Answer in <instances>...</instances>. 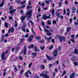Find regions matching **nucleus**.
Instances as JSON below:
<instances>
[{"label":"nucleus","mask_w":78,"mask_h":78,"mask_svg":"<svg viewBox=\"0 0 78 78\" xmlns=\"http://www.w3.org/2000/svg\"><path fill=\"white\" fill-rule=\"evenodd\" d=\"M32 11L33 10H29L26 13V16H22L21 17H20L22 23H23V21L24 20H25V19L26 17H27V20L28 21L31 19V16H32Z\"/></svg>","instance_id":"obj_1"},{"label":"nucleus","mask_w":78,"mask_h":78,"mask_svg":"<svg viewBox=\"0 0 78 78\" xmlns=\"http://www.w3.org/2000/svg\"><path fill=\"white\" fill-rule=\"evenodd\" d=\"M5 51H3L1 54V58L2 59V61L6 59V58H7V57H5Z\"/></svg>","instance_id":"obj_2"},{"label":"nucleus","mask_w":78,"mask_h":78,"mask_svg":"<svg viewBox=\"0 0 78 78\" xmlns=\"http://www.w3.org/2000/svg\"><path fill=\"white\" fill-rule=\"evenodd\" d=\"M44 73H45V72H43L42 73H41L40 75V76H42L43 78H49V76H47V73H45L44 74Z\"/></svg>","instance_id":"obj_3"},{"label":"nucleus","mask_w":78,"mask_h":78,"mask_svg":"<svg viewBox=\"0 0 78 78\" xmlns=\"http://www.w3.org/2000/svg\"><path fill=\"white\" fill-rule=\"evenodd\" d=\"M44 31L45 32H46V35H47V36H51V33H50V31H49L48 29L45 28Z\"/></svg>","instance_id":"obj_4"},{"label":"nucleus","mask_w":78,"mask_h":78,"mask_svg":"<svg viewBox=\"0 0 78 78\" xmlns=\"http://www.w3.org/2000/svg\"><path fill=\"white\" fill-rule=\"evenodd\" d=\"M33 36L32 35H30L27 39V41L30 42H31L33 41Z\"/></svg>","instance_id":"obj_5"},{"label":"nucleus","mask_w":78,"mask_h":78,"mask_svg":"<svg viewBox=\"0 0 78 78\" xmlns=\"http://www.w3.org/2000/svg\"><path fill=\"white\" fill-rule=\"evenodd\" d=\"M58 55V50L56 49H55V50L53 51V56L55 58H56V56Z\"/></svg>","instance_id":"obj_6"},{"label":"nucleus","mask_w":78,"mask_h":78,"mask_svg":"<svg viewBox=\"0 0 78 78\" xmlns=\"http://www.w3.org/2000/svg\"><path fill=\"white\" fill-rule=\"evenodd\" d=\"M66 38L64 37H61V36H60V41L61 43H62V40L63 41H66Z\"/></svg>","instance_id":"obj_7"},{"label":"nucleus","mask_w":78,"mask_h":78,"mask_svg":"<svg viewBox=\"0 0 78 78\" xmlns=\"http://www.w3.org/2000/svg\"><path fill=\"white\" fill-rule=\"evenodd\" d=\"M11 33H13L14 31V29L13 28H11L9 29L8 31V33L9 34L11 33Z\"/></svg>","instance_id":"obj_8"},{"label":"nucleus","mask_w":78,"mask_h":78,"mask_svg":"<svg viewBox=\"0 0 78 78\" xmlns=\"http://www.w3.org/2000/svg\"><path fill=\"white\" fill-rule=\"evenodd\" d=\"M76 10V9L75 7H73L72 9V11L73 13H75Z\"/></svg>","instance_id":"obj_9"},{"label":"nucleus","mask_w":78,"mask_h":78,"mask_svg":"<svg viewBox=\"0 0 78 78\" xmlns=\"http://www.w3.org/2000/svg\"><path fill=\"white\" fill-rule=\"evenodd\" d=\"M74 77H75V73H72L70 75L69 78H73Z\"/></svg>","instance_id":"obj_10"},{"label":"nucleus","mask_w":78,"mask_h":78,"mask_svg":"<svg viewBox=\"0 0 78 78\" xmlns=\"http://www.w3.org/2000/svg\"><path fill=\"white\" fill-rule=\"evenodd\" d=\"M37 52L35 53L34 52L32 54V56H33V58H35L36 56H37Z\"/></svg>","instance_id":"obj_11"},{"label":"nucleus","mask_w":78,"mask_h":78,"mask_svg":"<svg viewBox=\"0 0 78 78\" xmlns=\"http://www.w3.org/2000/svg\"><path fill=\"white\" fill-rule=\"evenodd\" d=\"M42 19H44V20H46V19H47V16H46V15H43L42 17Z\"/></svg>","instance_id":"obj_12"},{"label":"nucleus","mask_w":78,"mask_h":78,"mask_svg":"<svg viewBox=\"0 0 78 78\" xmlns=\"http://www.w3.org/2000/svg\"><path fill=\"white\" fill-rule=\"evenodd\" d=\"M5 2V0H2V1L0 4V7L1 8L3 6V4H4V2Z\"/></svg>","instance_id":"obj_13"},{"label":"nucleus","mask_w":78,"mask_h":78,"mask_svg":"<svg viewBox=\"0 0 78 78\" xmlns=\"http://www.w3.org/2000/svg\"><path fill=\"white\" fill-rule=\"evenodd\" d=\"M51 14H52L53 17H54L55 16V11L54 10V9H52L51 12Z\"/></svg>","instance_id":"obj_14"},{"label":"nucleus","mask_w":78,"mask_h":78,"mask_svg":"<svg viewBox=\"0 0 78 78\" xmlns=\"http://www.w3.org/2000/svg\"><path fill=\"white\" fill-rule=\"evenodd\" d=\"M14 11H16V9H14V10L10 11L9 12V14H13V13L14 12Z\"/></svg>","instance_id":"obj_15"},{"label":"nucleus","mask_w":78,"mask_h":78,"mask_svg":"<svg viewBox=\"0 0 78 78\" xmlns=\"http://www.w3.org/2000/svg\"><path fill=\"white\" fill-rule=\"evenodd\" d=\"M73 53H74L78 55V49H75Z\"/></svg>","instance_id":"obj_16"},{"label":"nucleus","mask_w":78,"mask_h":78,"mask_svg":"<svg viewBox=\"0 0 78 78\" xmlns=\"http://www.w3.org/2000/svg\"><path fill=\"white\" fill-rule=\"evenodd\" d=\"M72 29V28L70 27H68L67 28V32H69L70 31V30Z\"/></svg>","instance_id":"obj_17"},{"label":"nucleus","mask_w":78,"mask_h":78,"mask_svg":"<svg viewBox=\"0 0 78 78\" xmlns=\"http://www.w3.org/2000/svg\"><path fill=\"white\" fill-rule=\"evenodd\" d=\"M34 44H32V45H30L28 47V49H30V48H33V47H34Z\"/></svg>","instance_id":"obj_18"},{"label":"nucleus","mask_w":78,"mask_h":78,"mask_svg":"<svg viewBox=\"0 0 78 78\" xmlns=\"http://www.w3.org/2000/svg\"><path fill=\"white\" fill-rule=\"evenodd\" d=\"M51 37H47V41L48 42H50V41L51 40Z\"/></svg>","instance_id":"obj_19"},{"label":"nucleus","mask_w":78,"mask_h":78,"mask_svg":"<svg viewBox=\"0 0 78 78\" xmlns=\"http://www.w3.org/2000/svg\"><path fill=\"white\" fill-rule=\"evenodd\" d=\"M56 16L58 17V18H59V17H60V15H59V14L57 12H56Z\"/></svg>","instance_id":"obj_20"},{"label":"nucleus","mask_w":78,"mask_h":78,"mask_svg":"<svg viewBox=\"0 0 78 78\" xmlns=\"http://www.w3.org/2000/svg\"><path fill=\"white\" fill-rule=\"evenodd\" d=\"M58 5H59L58 6V8H60L61 7V5H62V3H61V2H59Z\"/></svg>","instance_id":"obj_21"},{"label":"nucleus","mask_w":78,"mask_h":78,"mask_svg":"<svg viewBox=\"0 0 78 78\" xmlns=\"http://www.w3.org/2000/svg\"><path fill=\"white\" fill-rule=\"evenodd\" d=\"M31 30L32 33H33L35 35H36V32H35L34 31H33V28H31Z\"/></svg>","instance_id":"obj_22"},{"label":"nucleus","mask_w":78,"mask_h":78,"mask_svg":"<svg viewBox=\"0 0 78 78\" xmlns=\"http://www.w3.org/2000/svg\"><path fill=\"white\" fill-rule=\"evenodd\" d=\"M74 57L73 56L72 58H71V60H72V61H76V57H74V58H73Z\"/></svg>","instance_id":"obj_23"},{"label":"nucleus","mask_w":78,"mask_h":78,"mask_svg":"<svg viewBox=\"0 0 78 78\" xmlns=\"http://www.w3.org/2000/svg\"><path fill=\"white\" fill-rule=\"evenodd\" d=\"M24 75L26 77H30V76L28 75V74L27 72H26L25 73Z\"/></svg>","instance_id":"obj_24"},{"label":"nucleus","mask_w":78,"mask_h":78,"mask_svg":"<svg viewBox=\"0 0 78 78\" xmlns=\"http://www.w3.org/2000/svg\"><path fill=\"white\" fill-rule=\"evenodd\" d=\"M45 5V4L44 2H42L41 5V6H42V8H44V5Z\"/></svg>","instance_id":"obj_25"},{"label":"nucleus","mask_w":78,"mask_h":78,"mask_svg":"<svg viewBox=\"0 0 78 78\" xmlns=\"http://www.w3.org/2000/svg\"><path fill=\"white\" fill-rule=\"evenodd\" d=\"M32 64L33 63L32 62H31L29 64L28 67L29 68H31V66H32Z\"/></svg>","instance_id":"obj_26"},{"label":"nucleus","mask_w":78,"mask_h":78,"mask_svg":"<svg viewBox=\"0 0 78 78\" xmlns=\"http://www.w3.org/2000/svg\"><path fill=\"white\" fill-rule=\"evenodd\" d=\"M8 23L6 22H5V27H6V28H8V26L7 25Z\"/></svg>","instance_id":"obj_27"},{"label":"nucleus","mask_w":78,"mask_h":78,"mask_svg":"<svg viewBox=\"0 0 78 78\" xmlns=\"http://www.w3.org/2000/svg\"><path fill=\"white\" fill-rule=\"evenodd\" d=\"M35 39H36L37 40H40L41 39V37L39 36L36 37Z\"/></svg>","instance_id":"obj_28"},{"label":"nucleus","mask_w":78,"mask_h":78,"mask_svg":"<svg viewBox=\"0 0 78 78\" xmlns=\"http://www.w3.org/2000/svg\"><path fill=\"white\" fill-rule=\"evenodd\" d=\"M34 50L35 52H36L37 51V46H34Z\"/></svg>","instance_id":"obj_29"},{"label":"nucleus","mask_w":78,"mask_h":78,"mask_svg":"<svg viewBox=\"0 0 78 78\" xmlns=\"http://www.w3.org/2000/svg\"><path fill=\"white\" fill-rule=\"evenodd\" d=\"M24 39L23 38H22L21 39V41L20 42V43L21 44H22V42L23 41H24Z\"/></svg>","instance_id":"obj_30"},{"label":"nucleus","mask_w":78,"mask_h":78,"mask_svg":"<svg viewBox=\"0 0 78 78\" xmlns=\"http://www.w3.org/2000/svg\"><path fill=\"white\" fill-rule=\"evenodd\" d=\"M22 30L23 31L25 32V27H22Z\"/></svg>","instance_id":"obj_31"},{"label":"nucleus","mask_w":78,"mask_h":78,"mask_svg":"<svg viewBox=\"0 0 78 78\" xmlns=\"http://www.w3.org/2000/svg\"><path fill=\"white\" fill-rule=\"evenodd\" d=\"M27 53V49H24L23 51V54L24 55H26V53Z\"/></svg>","instance_id":"obj_32"},{"label":"nucleus","mask_w":78,"mask_h":78,"mask_svg":"<svg viewBox=\"0 0 78 78\" xmlns=\"http://www.w3.org/2000/svg\"><path fill=\"white\" fill-rule=\"evenodd\" d=\"M40 48L42 50H44V48H45V46H43L42 47L41 46H40Z\"/></svg>","instance_id":"obj_33"},{"label":"nucleus","mask_w":78,"mask_h":78,"mask_svg":"<svg viewBox=\"0 0 78 78\" xmlns=\"http://www.w3.org/2000/svg\"><path fill=\"white\" fill-rule=\"evenodd\" d=\"M48 24H49V25H51V20H48Z\"/></svg>","instance_id":"obj_34"},{"label":"nucleus","mask_w":78,"mask_h":78,"mask_svg":"<svg viewBox=\"0 0 78 78\" xmlns=\"http://www.w3.org/2000/svg\"><path fill=\"white\" fill-rule=\"evenodd\" d=\"M15 2H16L17 3H19L20 2V0H16Z\"/></svg>","instance_id":"obj_35"},{"label":"nucleus","mask_w":78,"mask_h":78,"mask_svg":"<svg viewBox=\"0 0 78 78\" xmlns=\"http://www.w3.org/2000/svg\"><path fill=\"white\" fill-rule=\"evenodd\" d=\"M46 58H48V59H49V60H50V61H51V60H52L51 58L48 55H46Z\"/></svg>","instance_id":"obj_36"},{"label":"nucleus","mask_w":78,"mask_h":78,"mask_svg":"<svg viewBox=\"0 0 78 78\" xmlns=\"http://www.w3.org/2000/svg\"><path fill=\"white\" fill-rule=\"evenodd\" d=\"M19 58L20 59V60H23V57L20 56L19 57Z\"/></svg>","instance_id":"obj_37"},{"label":"nucleus","mask_w":78,"mask_h":78,"mask_svg":"<svg viewBox=\"0 0 78 78\" xmlns=\"http://www.w3.org/2000/svg\"><path fill=\"white\" fill-rule=\"evenodd\" d=\"M14 69L15 70L16 72H17V67L15 66Z\"/></svg>","instance_id":"obj_38"},{"label":"nucleus","mask_w":78,"mask_h":78,"mask_svg":"<svg viewBox=\"0 0 78 78\" xmlns=\"http://www.w3.org/2000/svg\"><path fill=\"white\" fill-rule=\"evenodd\" d=\"M40 67L42 69H44V68H45V66H44L43 65H41L40 66Z\"/></svg>","instance_id":"obj_39"},{"label":"nucleus","mask_w":78,"mask_h":78,"mask_svg":"<svg viewBox=\"0 0 78 78\" xmlns=\"http://www.w3.org/2000/svg\"><path fill=\"white\" fill-rule=\"evenodd\" d=\"M27 73H29V74H30V75H31V72H30V70H28V71L27 72Z\"/></svg>","instance_id":"obj_40"},{"label":"nucleus","mask_w":78,"mask_h":78,"mask_svg":"<svg viewBox=\"0 0 78 78\" xmlns=\"http://www.w3.org/2000/svg\"><path fill=\"white\" fill-rule=\"evenodd\" d=\"M13 9V7H12V6H11L9 7V10H12Z\"/></svg>","instance_id":"obj_41"},{"label":"nucleus","mask_w":78,"mask_h":78,"mask_svg":"<svg viewBox=\"0 0 78 78\" xmlns=\"http://www.w3.org/2000/svg\"><path fill=\"white\" fill-rule=\"evenodd\" d=\"M45 2L47 4H49V3H50V2L49 1L46 0V1H45Z\"/></svg>","instance_id":"obj_42"},{"label":"nucleus","mask_w":78,"mask_h":78,"mask_svg":"<svg viewBox=\"0 0 78 78\" xmlns=\"http://www.w3.org/2000/svg\"><path fill=\"white\" fill-rule=\"evenodd\" d=\"M51 42L53 43V44H55V39H53L51 40Z\"/></svg>","instance_id":"obj_43"},{"label":"nucleus","mask_w":78,"mask_h":78,"mask_svg":"<svg viewBox=\"0 0 78 78\" xmlns=\"http://www.w3.org/2000/svg\"><path fill=\"white\" fill-rule=\"evenodd\" d=\"M53 48V45H52L51 47L49 48V50H51L52 48Z\"/></svg>","instance_id":"obj_44"},{"label":"nucleus","mask_w":78,"mask_h":78,"mask_svg":"<svg viewBox=\"0 0 78 78\" xmlns=\"http://www.w3.org/2000/svg\"><path fill=\"white\" fill-rule=\"evenodd\" d=\"M26 2V1H25L23 2H22L21 3V4L22 5H23V4H25Z\"/></svg>","instance_id":"obj_45"},{"label":"nucleus","mask_w":78,"mask_h":78,"mask_svg":"<svg viewBox=\"0 0 78 78\" xmlns=\"http://www.w3.org/2000/svg\"><path fill=\"white\" fill-rule=\"evenodd\" d=\"M4 70V71L3 76H5V75H6V69H5Z\"/></svg>","instance_id":"obj_46"},{"label":"nucleus","mask_w":78,"mask_h":78,"mask_svg":"<svg viewBox=\"0 0 78 78\" xmlns=\"http://www.w3.org/2000/svg\"><path fill=\"white\" fill-rule=\"evenodd\" d=\"M74 64L75 66H78V63L75 62H74Z\"/></svg>","instance_id":"obj_47"},{"label":"nucleus","mask_w":78,"mask_h":78,"mask_svg":"<svg viewBox=\"0 0 78 78\" xmlns=\"http://www.w3.org/2000/svg\"><path fill=\"white\" fill-rule=\"evenodd\" d=\"M70 41L73 42V43H75V40L74 39H70Z\"/></svg>","instance_id":"obj_48"},{"label":"nucleus","mask_w":78,"mask_h":78,"mask_svg":"<svg viewBox=\"0 0 78 78\" xmlns=\"http://www.w3.org/2000/svg\"><path fill=\"white\" fill-rule=\"evenodd\" d=\"M32 7H30L29 5H28L27 6V9L28 10V9H29L30 8H31Z\"/></svg>","instance_id":"obj_49"},{"label":"nucleus","mask_w":78,"mask_h":78,"mask_svg":"<svg viewBox=\"0 0 78 78\" xmlns=\"http://www.w3.org/2000/svg\"><path fill=\"white\" fill-rule=\"evenodd\" d=\"M56 22H57L56 21H52V23L54 24H55L56 23Z\"/></svg>","instance_id":"obj_50"},{"label":"nucleus","mask_w":78,"mask_h":78,"mask_svg":"<svg viewBox=\"0 0 78 78\" xmlns=\"http://www.w3.org/2000/svg\"><path fill=\"white\" fill-rule=\"evenodd\" d=\"M28 37V34H27L26 35H25V37L26 38H27Z\"/></svg>","instance_id":"obj_51"},{"label":"nucleus","mask_w":78,"mask_h":78,"mask_svg":"<svg viewBox=\"0 0 78 78\" xmlns=\"http://www.w3.org/2000/svg\"><path fill=\"white\" fill-rule=\"evenodd\" d=\"M26 25V23H24L23 24V27H25V26Z\"/></svg>","instance_id":"obj_52"},{"label":"nucleus","mask_w":78,"mask_h":78,"mask_svg":"<svg viewBox=\"0 0 78 78\" xmlns=\"http://www.w3.org/2000/svg\"><path fill=\"white\" fill-rule=\"evenodd\" d=\"M66 9H64V13L63 14H66Z\"/></svg>","instance_id":"obj_53"},{"label":"nucleus","mask_w":78,"mask_h":78,"mask_svg":"<svg viewBox=\"0 0 78 78\" xmlns=\"http://www.w3.org/2000/svg\"><path fill=\"white\" fill-rule=\"evenodd\" d=\"M1 19V20H3V21H5V18H3V17H2Z\"/></svg>","instance_id":"obj_54"},{"label":"nucleus","mask_w":78,"mask_h":78,"mask_svg":"<svg viewBox=\"0 0 78 78\" xmlns=\"http://www.w3.org/2000/svg\"><path fill=\"white\" fill-rule=\"evenodd\" d=\"M74 36H75V35H71V37L72 39H74Z\"/></svg>","instance_id":"obj_55"},{"label":"nucleus","mask_w":78,"mask_h":78,"mask_svg":"<svg viewBox=\"0 0 78 78\" xmlns=\"http://www.w3.org/2000/svg\"><path fill=\"white\" fill-rule=\"evenodd\" d=\"M53 77H55V73L54 72L53 74Z\"/></svg>","instance_id":"obj_56"},{"label":"nucleus","mask_w":78,"mask_h":78,"mask_svg":"<svg viewBox=\"0 0 78 78\" xmlns=\"http://www.w3.org/2000/svg\"><path fill=\"white\" fill-rule=\"evenodd\" d=\"M52 66V64H50L49 65V67H51Z\"/></svg>","instance_id":"obj_57"},{"label":"nucleus","mask_w":78,"mask_h":78,"mask_svg":"<svg viewBox=\"0 0 78 78\" xmlns=\"http://www.w3.org/2000/svg\"><path fill=\"white\" fill-rule=\"evenodd\" d=\"M61 46H59L58 48V50H61Z\"/></svg>","instance_id":"obj_58"},{"label":"nucleus","mask_w":78,"mask_h":78,"mask_svg":"<svg viewBox=\"0 0 78 78\" xmlns=\"http://www.w3.org/2000/svg\"><path fill=\"white\" fill-rule=\"evenodd\" d=\"M23 72H24V70H23V69L21 70V71L20 72V73H23Z\"/></svg>","instance_id":"obj_59"},{"label":"nucleus","mask_w":78,"mask_h":78,"mask_svg":"<svg viewBox=\"0 0 78 78\" xmlns=\"http://www.w3.org/2000/svg\"><path fill=\"white\" fill-rule=\"evenodd\" d=\"M50 16H46V19H50Z\"/></svg>","instance_id":"obj_60"},{"label":"nucleus","mask_w":78,"mask_h":78,"mask_svg":"<svg viewBox=\"0 0 78 78\" xmlns=\"http://www.w3.org/2000/svg\"><path fill=\"white\" fill-rule=\"evenodd\" d=\"M38 12H40V11H41V7H39V8L38 9Z\"/></svg>","instance_id":"obj_61"},{"label":"nucleus","mask_w":78,"mask_h":78,"mask_svg":"<svg viewBox=\"0 0 78 78\" xmlns=\"http://www.w3.org/2000/svg\"><path fill=\"white\" fill-rule=\"evenodd\" d=\"M75 26H76V25H78V23L77 22H76L75 23Z\"/></svg>","instance_id":"obj_62"},{"label":"nucleus","mask_w":78,"mask_h":78,"mask_svg":"<svg viewBox=\"0 0 78 78\" xmlns=\"http://www.w3.org/2000/svg\"><path fill=\"white\" fill-rule=\"evenodd\" d=\"M9 35L8 34H6L5 35V37H8Z\"/></svg>","instance_id":"obj_63"},{"label":"nucleus","mask_w":78,"mask_h":78,"mask_svg":"<svg viewBox=\"0 0 78 78\" xmlns=\"http://www.w3.org/2000/svg\"><path fill=\"white\" fill-rule=\"evenodd\" d=\"M10 20H12V16H10L9 17Z\"/></svg>","instance_id":"obj_64"}]
</instances>
